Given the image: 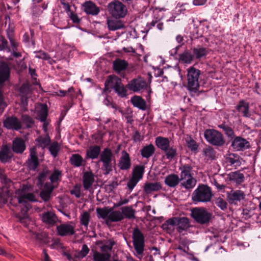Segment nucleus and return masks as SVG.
<instances>
[{
  "label": "nucleus",
  "instance_id": "59",
  "mask_svg": "<svg viewBox=\"0 0 261 261\" xmlns=\"http://www.w3.org/2000/svg\"><path fill=\"white\" fill-rule=\"evenodd\" d=\"M31 91V85L28 83H23L19 89V92L21 95H28Z\"/></svg>",
  "mask_w": 261,
  "mask_h": 261
},
{
  "label": "nucleus",
  "instance_id": "16",
  "mask_svg": "<svg viewBox=\"0 0 261 261\" xmlns=\"http://www.w3.org/2000/svg\"><path fill=\"white\" fill-rule=\"evenodd\" d=\"M3 123L4 126L8 129L18 130L22 128L21 122L15 116L8 117Z\"/></svg>",
  "mask_w": 261,
  "mask_h": 261
},
{
  "label": "nucleus",
  "instance_id": "42",
  "mask_svg": "<svg viewBox=\"0 0 261 261\" xmlns=\"http://www.w3.org/2000/svg\"><path fill=\"white\" fill-rule=\"evenodd\" d=\"M218 127L222 129L224 134L228 139H232L235 137V133L233 128L231 126L226 124L225 122H223L222 123L219 124Z\"/></svg>",
  "mask_w": 261,
  "mask_h": 261
},
{
  "label": "nucleus",
  "instance_id": "19",
  "mask_svg": "<svg viewBox=\"0 0 261 261\" xmlns=\"http://www.w3.org/2000/svg\"><path fill=\"white\" fill-rule=\"evenodd\" d=\"M58 235L61 237L72 236L74 234V227L68 224H62L57 227Z\"/></svg>",
  "mask_w": 261,
  "mask_h": 261
},
{
  "label": "nucleus",
  "instance_id": "10",
  "mask_svg": "<svg viewBox=\"0 0 261 261\" xmlns=\"http://www.w3.org/2000/svg\"><path fill=\"white\" fill-rule=\"evenodd\" d=\"M126 87L134 92H138L147 89L148 84L143 77L139 76L130 80Z\"/></svg>",
  "mask_w": 261,
  "mask_h": 261
},
{
  "label": "nucleus",
  "instance_id": "57",
  "mask_svg": "<svg viewBox=\"0 0 261 261\" xmlns=\"http://www.w3.org/2000/svg\"><path fill=\"white\" fill-rule=\"evenodd\" d=\"M166 153L167 159L172 160L177 155L176 148L173 146L169 147L166 151H164Z\"/></svg>",
  "mask_w": 261,
  "mask_h": 261
},
{
  "label": "nucleus",
  "instance_id": "48",
  "mask_svg": "<svg viewBox=\"0 0 261 261\" xmlns=\"http://www.w3.org/2000/svg\"><path fill=\"white\" fill-rule=\"evenodd\" d=\"M113 210V208H108V207H104V208H96V213H97V216L98 218H102L103 219H107L108 216L109 215L111 211Z\"/></svg>",
  "mask_w": 261,
  "mask_h": 261
},
{
  "label": "nucleus",
  "instance_id": "20",
  "mask_svg": "<svg viewBox=\"0 0 261 261\" xmlns=\"http://www.w3.org/2000/svg\"><path fill=\"white\" fill-rule=\"evenodd\" d=\"M25 148V143L23 139L17 137L13 140L12 149L15 153L21 154Z\"/></svg>",
  "mask_w": 261,
  "mask_h": 261
},
{
  "label": "nucleus",
  "instance_id": "11",
  "mask_svg": "<svg viewBox=\"0 0 261 261\" xmlns=\"http://www.w3.org/2000/svg\"><path fill=\"white\" fill-rule=\"evenodd\" d=\"M26 164L30 171H35L38 167L39 162L37 156V148L35 146L30 149V154L26 161Z\"/></svg>",
  "mask_w": 261,
  "mask_h": 261
},
{
  "label": "nucleus",
  "instance_id": "23",
  "mask_svg": "<svg viewBox=\"0 0 261 261\" xmlns=\"http://www.w3.org/2000/svg\"><path fill=\"white\" fill-rule=\"evenodd\" d=\"M94 181V175L91 171H86L83 176V187L88 190L92 186Z\"/></svg>",
  "mask_w": 261,
  "mask_h": 261
},
{
  "label": "nucleus",
  "instance_id": "55",
  "mask_svg": "<svg viewBox=\"0 0 261 261\" xmlns=\"http://www.w3.org/2000/svg\"><path fill=\"white\" fill-rule=\"evenodd\" d=\"M115 244L116 242L114 240H109L100 247V250L105 253L107 251H111Z\"/></svg>",
  "mask_w": 261,
  "mask_h": 261
},
{
  "label": "nucleus",
  "instance_id": "44",
  "mask_svg": "<svg viewBox=\"0 0 261 261\" xmlns=\"http://www.w3.org/2000/svg\"><path fill=\"white\" fill-rule=\"evenodd\" d=\"M111 256L110 253H100L95 251L93 253V261H108Z\"/></svg>",
  "mask_w": 261,
  "mask_h": 261
},
{
  "label": "nucleus",
  "instance_id": "47",
  "mask_svg": "<svg viewBox=\"0 0 261 261\" xmlns=\"http://www.w3.org/2000/svg\"><path fill=\"white\" fill-rule=\"evenodd\" d=\"M84 162L82 156L79 154H73L70 158V164L74 167H79Z\"/></svg>",
  "mask_w": 261,
  "mask_h": 261
},
{
  "label": "nucleus",
  "instance_id": "9",
  "mask_svg": "<svg viewBox=\"0 0 261 261\" xmlns=\"http://www.w3.org/2000/svg\"><path fill=\"white\" fill-rule=\"evenodd\" d=\"M191 216L197 223L204 225L209 223L212 214L204 207H195L191 210Z\"/></svg>",
  "mask_w": 261,
  "mask_h": 261
},
{
  "label": "nucleus",
  "instance_id": "43",
  "mask_svg": "<svg viewBox=\"0 0 261 261\" xmlns=\"http://www.w3.org/2000/svg\"><path fill=\"white\" fill-rule=\"evenodd\" d=\"M145 171V166L144 165L136 166L132 172V177L140 180L143 176Z\"/></svg>",
  "mask_w": 261,
  "mask_h": 261
},
{
  "label": "nucleus",
  "instance_id": "39",
  "mask_svg": "<svg viewBox=\"0 0 261 261\" xmlns=\"http://www.w3.org/2000/svg\"><path fill=\"white\" fill-rule=\"evenodd\" d=\"M10 154V149L7 145L2 146L0 151V161L4 163L8 162L12 157Z\"/></svg>",
  "mask_w": 261,
  "mask_h": 261
},
{
  "label": "nucleus",
  "instance_id": "25",
  "mask_svg": "<svg viewBox=\"0 0 261 261\" xmlns=\"http://www.w3.org/2000/svg\"><path fill=\"white\" fill-rule=\"evenodd\" d=\"M10 74V68L9 66L3 63L0 65V85L8 80Z\"/></svg>",
  "mask_w": 261,
  "mask_h": 261
},
{
  "label": "nucleus",
  "instance_id": "51",
  "mask_svg": "<svg viewBox=\"0 0 261 261\" xmlns=\"http://www.w3.org/2000/svg\"><path fill=\"white\" fill-rule=\"evenodd\" d=\"M48 116V108L46 104H42L41 110L38 112L39 119L40 121L46 120Z\"/></svg>",
  "mask_w": 261,
  "mask_h": 261
},
{
  "label": "nucleus",
  "instance_id": "40",
  "mask_svg": "<svg viewBox=\"0 0 261 261\" xmlns=\"http://www.w3.org/2000/svg\"><path fill=\"white\" fill-rule=\"evenodd\" d=\"M153 19L151 22L147 23V27L149 29H151L152 27H154L158 22L161 20L163 17V14L161 10H158L156 9L153 12Z\"/></svg>",
  "mask_w": 261,
  "mask_h": 261
},
{
  "label": "nucleus",
  "instance_id": "7",
  "mask_svg": "<svg viewBox=\"0 0 261 261\" xmlns=\"http://www.w3.org/2000/svg\"><path fill=\"white\" fill-rule=\"evenodd\" d=\"M179 170L181 171L180 180L186 179V181L181 182V185L187 190L193 188L196 185V180L191 174L192 167L188 164H185L179 168Z\"/></svg>",
  "mask_w": 261,
  "mask_h": 261
},
{
  "label": "nucleus",
  "instance_id": "5",
  "mask_svg": "<svg viewBox=\"0 0 261 261\" xmlns=\"http://www.w3.org/2000/svg\"><path fill=\"white\" fill-rule=\"evenodd\" d=\"M107 10L109 14L117 19L124 18L128 12L126 6L119 0H114L109 3Z\"/></svg>",
  "mask_w": 261,
  "mask_h": 261
},
{
  "label": "nucleus",
  "instance_id": "27",
  "mask_svg": "<svg viewBox=\"0 0 261 261\" xmlns=\"http://www.w3.org/2000/svg\"><path fill=\"white\" fill-rule=\"evenodd\" d=\"M100 153L101 148L99 146L97 145L91 146L86 151V159H96L100 156Z\"/></svg>",
  "mask_w": 261,
  "mask_h": 261
},
{
  "label": "nucleus",
  "instance_id": "49",
  "mask_svg": "<svg viewBox=\"0 0 261 261\" xmlns=\"http://www.w3.org/2000/svg\"><path fill=\"white\" fill-rule=\"evenodd\" d=\"M186 142L188 148L192 151L197 150L198 145L196 142L192 138L191 135H188L186 139Z\"/></svg>",
  "mask_w": 261,
  "mask_h": 261
},
{
  "label": "nucleus",
  "instance_id": "4",
  "mask_svg": "<svg viewBox=\"0 0 261 261\" xmlns=\"http://www.w3.org/2000/svg\"><path fill=\"white\" fill-rule=\"evenodd\" d=\"M115 163V156L112 150L108 148H105L101 152L99 162L102 163L101 167L105 175H108L113 171L112 162Z\"/></svg>",
  "mask_w": 261,
  "mask_h": 261
},
{
  "label": "nucleus",
  "instance_id": "17",
  "mask_svg": "<svg viewBox=\"0 0 261 261\" xmlns=\"http://www.w3.org/2000/svg\"><path fill=\"white\" fill-rule=\"evenodd\" d=\"M131 160L129 154L125 150L122 151V155L118 163V166L121 170H127L131 167Z\"/></svg>",
  "mask_w": 261,
  "mask_h": 261
},
{
  "label": "nucleus",
  "instance_id": "12",
  "mask_svg": "<svg viewBox=\"0 0 261 261\" xmlns=\"http://www.w3.org/2000/svg\"><path fill=\"white\" fill-rule=\"evenodd\" d=\"M245 193L241 190L231 191L227 193V200L231 205H237L245 199Z\"/></svg>",
  "mask_w": 261,
  "mask_h": 261
},
{
  "label": "nucleus",
  "instance_id": "26",
  "mask_svg": "<svg viewBox=\"0 0 261 261\" xmlns=\"http://www.w3.org/2000/svg\"><path fill=\"white\" fill-rule=\"evenodd\" d=\"M175 227H176L175 217L168 219L161 226L163 229L169 234L174 232L175 229H176Z\"/></svg>",
  "mask_w": 261,
  "mask_h": 261
},
{
  "label": "nucleus",
  "instance_id": "33",
  "mask_svg": "<svg viewBox=\"0 0 261 261\" xmlns=\"http://www.w3.org/2000/svg\"><path fill=\"white\" fill-rule=\"evenodd\" d=\"M156 146L162 151L168 150L170 146V141L168 138L159 136L155 138Z\"/></svg>",
  "mask_w": 261,
  "mask_h": 261
},
{
  "label": "nucleus",
  "instance_id": "54",
  "mask_svg": "<svg viewBox=\"0 0 261 261\" xmlns=\"http://www.w3.org/2000/svg\"><path fill=\"white\" fill-rule=\"evenodd\" d=\"M127 89L126 86L124 87L123 84L122 83V81L121 82V84H119L118 85V87L115 90V92L117 94V95L120 97H125L127 96Z\"/></svg>",
  "mask_w": 261,
  "mask_h": 261
},
{
  "label": "nucleus",
  "instance_id": "29",
  "mask_svg": "<svg viewBox=\"0 0 261 261\" xmlns=\"http://www.w3.org/2000/svg\"><path fill=\"white\" fill-rule=\"evenodd\" d=\"M124 219V216L119 211H111L107 219L106 220V223L108 225L109 222H117L122 221Z\"/></svg>",
  "mask_w": 261,
  "mask_h": 261
},
{
  "label": "nucleus",
  "instance_id": "21",
  "mask_svg": "<svg viewBox=\"0 0 261 261\" xmlns=\"http://www.w3.org/2000/svg\"><path fill=\"white\" fill-rule=\"evenodd\" d=\"M237 111L245 117H250L249 104L244 100H241L236 107Z\"/></svg>",
  "mask_w": 261,
  "mask_h": 261
},
{
  "label": "nucleus",
  "instance_id": "46",
  "mask_svg": "<svg viewBox=\"0 0 261 261\" xmlns=\"http://www.w3.org/2000/svg\"><path fill=\"white\" fill-rule=\"evenodd\" d=\"M50 173V170L47 167L44 168L42 171L39 173L37 176V185L42 186Z\"/></svg>",
  "mask_w": 261,
  "mask_h": 261
},
{
  "label": "nucleus",
  "instance_id": "30",
  "mask_svg": "<svg viewBox=\"0 0 261 261\" xmlns=\"http://www.w3.org/2000/svg\"><path fill=\"white\" fill-rule=\"evenodd\" d=\"M42 221L50 225H55L58 221V218L56 214L51 212H47L42 214Z\"/></svg>",
  "mask_w": 261,
  "mask_h": 261
},
{
  "label": "nucleus",
  "instance_id": "24",
  "mask_svg": "<svg viewBox=\"0 0 261 261\" xmlns=\"http://www.w3.org/2000/svg\"><path fill=\"white\" fill-rule=\"evenodd\" d=\"M242 159L236 153H230L226 158V162L237 169L241 166Z\"/></svg>",
  "mask_w": 261,
  "mask_h": 261
},
{
  "label": "nucleus",
  "instance_id": "3",
  "mask_svg": "<svg viewBox=\"0 0 261 261\" xmlns=\"http://www.w3.org/2000/svg\"><path fill=\"white\" fill-rule=\"evenodd\" d=\"M213 196L212 189L207 185L199 184L192 194V200L194 203L210 202Z\"/></svg>",
  "mask_w": 261,
  "mask_h": 261
},
{
  "label": "nucleus",
  "instance_id": "8",
  "mask_svg": "<svg viewBox=\"0 0 261 261\" xmlns=\"http://www.w3.org/2000/svg\"><path fill=\"white\" fill-rule=\"evenodd\" d=\"M133 243L137 255L139 259L143 256L145 247V237L138 228L134 229L132 234Z\"/></svg>",
  "mask_w": 261,
  "mask_h": 261
},
{
  "label": "nucleus",
  "instance_id": "52",
  "mask_svg": "<svg viewBox=\"0 0 261 261\" xmlns=\"http://www.w3.org/2000/svg\"><path fill=\"white\" fill-rule=\"evenodd\" d=\"M51 155L56 158L58 156V152L60 149V146L57 142L52 143L48 147Z\"/></svg>",
  "mask_w": 261,
  "mask_h": 261
},
{
  "label": "nucleus",
  "instance_id": "61",
  "mask_svg": "<svg viewBox=\"0 0 261 261\" xmlns=\"http://www.w3.org/2000/svg\"><path fill=\"white\" fill-rule=\"evenodd\" d=\"M81 224L85 226H88L89 221H90V214L87 212H85L82 215L81 217Z\"/></svg>",
  "mask_w": 261,
  "mask_h": 261
},
{
  "label": "nucleus",
  "instance_id": "18",
  "mask_svg": "<svg viewBox=\"0 0 261 261\" xmlns=\"http://www.w3.org/2000/svg\"><path fill=\"white\" fill-rule=\"evenodd\" d=\"M194 60H200L201 59L205 58L208 54V49L198 45L196 46L191 48Z\"/></svg>",
  "mask_w": 261,
  "mask_h": 261
},
{
  "label": "nucleus",
  "instance_id": "1",
  "mask_svg": "<svg viewBox=\"0 0 261 261\" xmlns=\"http://www.w3.org/2000/svg\"><path fill=\"white\" fill-rule=\"evenodd\" d=\"M201 73L200 70L194 66H191L187 69V84L185 87L192 97L199 94V80Z\"/></svg>",
  "mask_w": 261,
  "mask_h": 261
},
{
  "label": "nucleus",
  "instance_id": "38",
  "mask_svg": "<svg viewBox=\"0 0 261 261\" xmlns=\"http://www.w3.org/2000/svg\"><path fill=\"white\" fill-rule=\"evenodd\" d=\"M131 102L134 107L140 110H145L146 109V101L141 96L136 95L133 96L131 98Z\"/></svg>",
  "mask_w": 261,
  "mask_h": 261
},
{
  "label": "nucleus",
  "instance_id": "35",
  "mask_svg": "<svg viewBox=\"0 0 261 261\" xmlns=\"http://www.w3.org/2000/svg\"><path fill=\"white\" fill-rule=\"evenodd\" d=\"M180 181V180L178 175L171 174L166 177L164 182L168 187L174 188L179 184Z\"/></svg>",
  "mask_w": 261,
  "mask_h": 261
},
{
  "label": "nucleus",
  "instance_id": "62",
  "mask_svg": "<svg viewBox=\"0 0 261 261\" xmlns=\"http://www.w3.org/2000/svg\"><path fill=\"white\" fill-rule=\"evenodd\" d=\"M139 181V180L132 176L127 183V187L130 192L133 190Z\"/></svg>",
  "mask_w": 261,
  "mask_h": 261
},
{
  "label": "nucleus",
  "instance_id": "41",
  "mask_svg": "<svg viewBox=\"0 0 261 261\" xmlns=\"http://www.w3.org/2000/svg\"><path fill=\"white\" fill-rule=\"evenodd\" d=\"M107 23L108 24V27L110 31H116L124 27V25L122 21L119 20L108 19Z\"/></svg>",
  "mask_w": 261,
  "mask_h": 261
},
{
  "label": "nucleus",
  "instance_id": "53",
  "mask_svg": "<svg viewBox=\"0 0 261 261\" xmlns=\"http://www.w3.org/2000/svg\"><path fill=\"white\" fill-rule=\"evenodd\" d=\"M21 122L25 125L26 127L31 128L34 124V121L32 118L28 115H22L21 116Z\"/></svg>",
  "mask_w": 261,
  "mask_h": 261
},
{
  "label": "nucleus",
  "instance_id": "28",
  "mask_svg": "<svg viewBox=\"0 0 261 261\" xmlns=\"http://www.w3.org/2000/svg\"><path fill=\"white\" fill-rule=\"evenodd\" d=\"M123 3H125L129 7H132L137 11L141 12L143 10L144 0H121Z\"/></svg>",
  "mask_w": 261,
  "mask_h": 261
},
{
  "label": "nucleus",
  "instance_id": "2",
  "mask_svg": "<svg viewBox=\"0 0 261 261\" xmlns=\"http://www.w3.org/2000/svg\"><path fill=\"white\" fill-rule=\"evenodd\" d=\"M18 202L21 206V216L19 217L21 223L25 222L29 218L28 211L32 208L30 202H36V196L32 193H28L18 196Z\"/></svg>",
  "mask_w": 261,
  "mask_h": 261
},
{
  "label": "nucleus",
  "instance_id": "50",
  "mask_svg": "<svg viewBox=\"0 0 261 261\" xmlns=\"http://www.w3.org/2000/svg\"><path fill=\"white\" fill-rule=\"evenodd\" d=\"M203 154L211 160H214L216 157V151L211 146H207L203 149Z\"/></svg>",
  "mask_w": 261,
  "mask_h": 261
},
{
  "label": "nucleus",
  "instance_id": "13",
  "mask_svg": "<svg viewBox=\"0 0 261 261\" xmlns=\"http://www.w3.org/2000/svg\"><path fill=\"white\" fill-rule=\"evenodd\" d=\"M176 230L179 233L187 231L192 227L190 219L186 217H175Z\"/></svg>",
  "mask_w": 261,
  "mask_h": 261
},
{
  "label": "nucleus",
  "instance_id": "64",
  "mask_svg": "<svg viewBox=\"0 0 261 261\" xmlns=\"http://www.w3.org/2000/svg\"><path fill=\"white\" fill-rule=\"evenodd\" d=\"M40 196L44 202H47L51 197L50 191L47 192L42 190L40 192Z\"/></svg>",
  "mask_w": 261,
  "mask_h": 261
},
{
  "label": "nucleus",
  "instance_id": "63",
  "mask_svg": "<svg viewBox=\"0 0 261 261\" xmlns=\"http://www.w3.org/2000/svg\"><path fill=\"white\" fill-rule=\"evenodd\" d=\"M36 141L46 146L49 144L50 140L48 136L45 137L40 136L36 139Z\"/></svg>",
  "mask_w": 261,
  "mask_h": 261
},
{
  "label": "nucleus",
  "instance_id": "22",
  "mask_svg": "<svg viewBox=\"0 0 261 261\" xmlns=\"http://www.w3.org/2000/svg\"><path fill=\"white\" fill-rule=\"evenodd\" d=\"M84 11L87 14L92 15H97L99 11V8L91 1L86 2L83 5Z\"/></svg>",
  "mask_w": 261,
  "mask_h": 261
},
{
  "label": "nucleus",
  "instance_id": "36",
  "mask_svg": "<svg viewBox=\"0 0 261 261\" xmlns=\"http://www.w3.org/2000/svg\"><path fill=\"white\" fill-rule=\"evenodd\" d=\"M194 60L191 49H186L179 55V62L189 64Z\"/></svg>",
  "mask_w": 261,
  "mask_h": 261
},
{
  "label": "nucleus",
  "instance_id": "37",
  "mask_svg": "<svg viewBox=\"0 0 261 261\" xmlns=\"http://www.w3.org/2000/svg\"><path fill=\"white\" fill-rule=\"evenodd\" d=\"M155 148L153 144H150L142 147L140 153L143 158L149 159L155 152Z\"/></svg>",
  "mask_w": 261,
  "mask_h": 261
},
{
  "label": "nucleus",
  "instance_id": "56",
  "mask_svg": "<svg viewBox=\"0 0 261 261\" xmlns=\"http://www.w3.org/2000/svg\"><path fill=\"white\" fill-rule=\"evenodd\" d=\"M62 177V172L59 170H55L53 173L50 175L49 179L51 183H55L61 180Z\"/></svg>",
  "mask_w": 261,
  "mask_h": 261
},
{
  "label": "nucleus",
  "instance_id": "58",
  "mask_svg": "<svg viewBox=\"0 0 261 261\" xmlns=\"http://www.w3.org/2000/svg\"><path fill=\"white\" fill-rule=\"evenodd\" d=\"M215 204L222 211H225L227 208V202L222 198L218 197L215 200Z\"/></svg>",
  "mask_w": 261,
  "mask_h": 261
},
{
  "label": "nucleus",
  "instance_id": "14",
  "mask_svg": "<svg viewBox=\"0 0 261 261\" xmlns=\"http://www.w3.org/2000/svg\"><path fill=\"white\" fill-rule=\"evenodd\" d=\"M232 140L231 146L237 151H243L250 147L249 142L240 137H234Z\"/></svg>",
  "mask_w": 261,
  "mask_h": 261
},
{
  "label": "nucleus",
  "instance_id": "31",
  "mask_svg": "<svg viewBox=\"0 0 261 261\" xmlns=\"http://www.w3.org/2000/svg\"><path fill=\"white\" fill-rule=\"evenodd\" d=\"M227 176L229 180L233 181L236 185H241L245 180L244 174L241 173L240 171L231 172Z\"/></svg>",
  "mask_w": 261,
  "mask_h": 261
},
{
  "label": "nucleus",
  "instance_id": "6",
  "mask_svg": "<svg viewBox=\"0 0 261 261\" xmlns=\"http://www.w3.org/2000/svg\"><path fill=\"white\" fill-rule=\"evenodd\" d=\"M203 135L205 140L213 146L222 147L225 144L226 141L223 134L216 129H206Z\"/></svg>",
  "mask_w": 261,
  "mask_h": 261
},
{
  "label": "nucleus",
  "instance_id": "45",
  "mask_svg": "<svg viewBox=\"0 0 261 261\" xmlns=\"http://www.w3.org/2000/svg\"><path fill=\"white\" fill-rule=\"evenodd\" d=\"M121 213L124 218L133 219L135 218V210L131 206H126L121 208Z\"/></svg>",
  "mask_w": 261,
  "mask_h": 261
},
{
  "label": "nucleus",
  "instance_id": "32",
  "mask_svg": "<svg viewBox=\"0 0 261 261\" xmlns=\"http://www.w3.org/2000/svg\"><path fill=\"white\" fill-rule=\"evenodd\" d=\"M128 66V63L124 60L119 58L116 59L113 62V68L117 73L125 70Z\"/></svg>",
  "mask_w": 261,
  "mask_h": 261
},
{
  "label": "nucleus",
  "instance_id": "15",
  "mask_svg": "<svg viewBox=\"0 0 261 261\" xmlns=\"http://www.w3.org/2000/svg\"><path fill=\"white\" fill-rule=\"evenodd\" d=\"M121 79L115 75L108 76L105 82L104 91L110 92L112 89L115 90L118 87V85L121 84Z\"/></svg>",
  "mask_w": 261,
  "mask_h": 261
},
{
  "label": "nucleus",
  "instance_id": "60",
  "mask_svg": "<svg viewBox=\"0 0 261 261\" xmlns=\"http://www.w3.org/2000/svg\"><path fill=\"white\" fill-rule=\"evenodd\" d=\"M89 252V249L87 245L86 244H84L82 246V250L80 252H79L77 255H75V257L83 258L88 254Z\"/></svg>",
  "mask_w": 261,
  "mask_h": 261
},
{
  "label": "nucleus",
  "instance_id": "34",
  "mask_svg": "<svg viewBox=\"0 0 261 261\" xmlns=\"http://www.w3.org/2000/svg\"><path fill=\"white\" fill-rule=\"evenodd\" d=\"M162 189V186L160 182H147L145 183L143 190L146 194H150L152 192L160 191Z\"/></svg>",
  "mask_w": 261,
  "mask_h": 261
}]
</instances>
